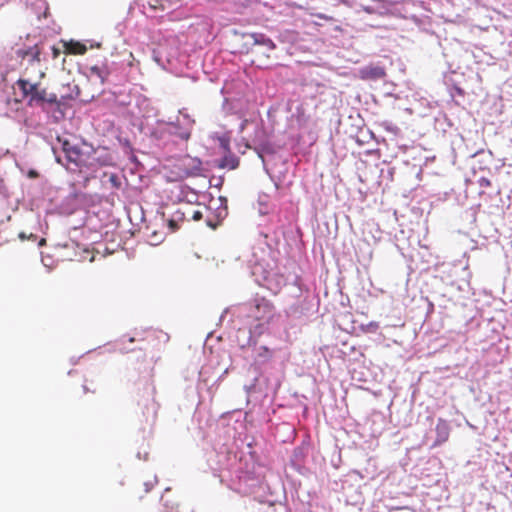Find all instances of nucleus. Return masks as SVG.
I'll return each instance as SVG.
<instances>
[{"label":"nucleus","mask_w":512,"mask_h":512,"mask_svg":"<svg viewBox=\"0 0 512 512\" xmlns=\"http://www.w3.org/2000/svg\"><path fill=\"white\" fill-rule=\"evenodd\" d=\"M370 325L373 326L374 328H378V324L377 323H371Z\"/></svg>","instance_id":"obj_24"},{"label":"nucleus","mask_w":512,"mask_h":512,"mask_svg":"<svg viewBox=\"0 0 512 512\" xmlns=\"http://www.w3.org/2000/svg\"><path fill=\"white\" fill-rule=\"evenodd\" d=\"M138 414L141 421L154 423L159 410V404L155 400V388L147 386L142 393H138L137 399Z\"/></svg>","instance_id":"obj_2"},{"label":"nucleus","mask_w":512,"mask_h":512,"mask_svg":"<svg viewBox=\"0 0 512 512\" xmlns=\"http://www.w3.org/2000/svg\"><path fill=\"white\" fill-rule=\"evenodd\" d=\"M239 166V158L231 153V151L227 152L225 156L220 160L218 167L222 169H236Z\"/></svg>","instance_id":"obj_11"},{"label":"nucleus","mask_w":512,"mask_h":512,"mask_svg":"<svg viewBox=\"0 0 512 512\" xmlns=\"http://www.w3.org/2000/svg\"><path fill=\"white\" fill-rule=\"evenodd\" d=\"M19 237H20L22 240H24V239L26 238V235H25L24 233H20V234H19Z\"/></svg>","instance_id":"obj_22"},{"label":"nucleus","mask_w":512,"mask_h":512,"mask_svg":"<svg viewBox=\"0 0 512 512\" xmlns=\"http://www.w3.org/2000/svg\"><path fill=\"white\" fill-rule=\"evenodd\" d=\"M248 316L258 323V326L269 324L275 316V306L265 297H255L249 304Z\"/></svg>","instance_id":"obj_3"},{"label":"nucleus","mask_w":512,"mask_h":512,"mask_svg":"<svg viewBox=\"0 0 512 512\" xmlns=\"http://www.w3.org/2000/svg\"><path fill=\"white\" fill-rule=\"evenodd\" d=\"M26 53H29L28 57L31 58L30 59L31 62H36V63H40L41 62V59H40L41 50L38 47V45H34V46L26 49Z\"/></svg>","instance_id":"obj_14"},{"label":"nucleus","mask_w":512,"mask_h":512,"mask_svg":"<svg viewBox=\"0 0 512 512\" xmlns=\"http://www.w3.org/2000/svg\"><path fill=\"white\" fill-rule=\"evenodd\" d=\"M89 73L92 77H96L97 79H99L101 84H104L107 81L111 73V70L107 62H103L101 64H95L90 66Z\"/></svg>","instance_id":"obj_8"},{"label":"nucleus","mask_w":512,"mask_h":512,"mask_svg":"<svg viewBox=\"0 0 512 512\" xmlns=\"http://www.w3.org/2000/svg\"><path fill=\"white\" fill-rule=\"evenodd\" d=\"M253 38L256 44L264 45L269 50L275 49L274 42L270 38L265 37L263 34H254Z\"/></svg>","instance_id":"obj_13"},{"label":"nucleus","mask_w":512,"mask_h":512,"mask_svg":"<svg viewBox=\"0 0 512 512\" xmlns=\"http://www.w3.org/2000/svg\"><path fill=\"white\" fill-rule=\"evenodd\" d=\"M386 77L385 68L378 65H369L359 70V78L362 80H379Z\"/></svg>","instance_id":"obj_7"},{"label":"nucleus","mask_w":512,"mask_h":512,"mask_svg":"<svg viewBox=\"0 0 512 512\" xmlns=\"http://www.w3.org/2000/svg\"><path fill=\"white\" fill-rule=\"evenodd\" d=\"M176 214L179 215V219H185L187 217V219H192L194 221H199L203 218V214L200 210H193V209H188L187 211H180V210H177L176 211Z\"/></svg>","instance_id":"obj_12"},{"label":"nucleus","mask_w":512,"mask_h":512,"mask_svg":"<svg viewBox=\"0 0 512 512\" xmlns=\"http://www.w3.org/2000/svg\"><path fill=\"white\" fill-rule=\"evenodd\" d=\"M109 180H110V182L112 183V185H113L114 187L118 188V187L120 186V182H119V179H118L117 175L112 174V175L110 176V179H109Z\"/></svg>","instance_id":"obj_18"},{"label":"nucleus","mask_w":512,"mask_h":512,"mask_svg":"<svg viewBox=\"0 0 512 512\" xmlns=\"http://www.w3.org/2000/svg\"><path fill=\"white\" fill-rule=\"evenodd\" d=\"M194 120L189 115L184 114L182 118H177L176 122H170L166 126V131L181 140L188 141L191 137Z\"/></svg>","instance_id":"obj_6"},{"label":"nucleus","mask_w":512,"mask_h":512,"mask_svg":"<svg viewBox=\"0 0 512 512\" xmlns=\"http://www.w3.org/2000/svg\"><path fill=\"white\" fill-rule=\"evenodd\" d=\"M62 149L68 162L73 163L80 169V171H82V169L94 170L96 168V158L94 152L85 153L81 151V149L77 146L71 145L67 140L63 141Z\"/></svg>","instance_id":"obj_5"},{"label":"nucleus","mask_w":512,"mask_h":512,"mask_svg":"<svg viewBox=\"0 0 512 512\" xmlns=\"http://www.w3.org/2000/svg\"><path fill=\"white\" fill-rule=\"evenodd\" d=\"M83 389H84V392L87 393L90 391V389L86 386V385H83ZM95 389L91 390L92 393H95Z\"/></svg>","instance_id":"obj_21"},{"label":"nucleus","mask_w":512,"mask_h":512,"mask_svg":"<svg viewBox=\"0 0 512 512\" xmlns=\"http://www.w3.org/2000/svg\"><path fill=\"white\" fill-rule=\"evenodd\" d=\"M202 161L197 157L185 155L173 164L172 174L175 180L202 175Z\"/></svg>","instance_id":"obj_4"},{"label":"nucleus","mask_w":512,"mask_h":512,"mask_svg":"<svg viewBox=\"0 0 512 512\" xmlns=\"http://www.w3.org/2000/svg\"><path fill=\"white\" fill-rule=\"evenodd\" d=\"M450 427L446 420L439 419L436 425V439L433 446H439L449 439Z\"/></svg>","instance_id":"obj_9"},{"label":"nucleus","mask_w":512,"mask_h":512,"mask_svg":"<svg viewBox=\"0 0 512 512\" xmlns=\"http://www.w3.org/2000/svg\"><path fill=\"white\" fill-rule=\"evenodd\" d=\"M8 0H0V6H3Z\"/></svg>","instance_id":"obj_23"},{"label":"nucleus","mask_w":512,"mask_h":512,"mask_svg":"<svg viewBox=\"0 0 512 512\" xmlns=\"http://www.w3.org/2000/svg\"><path fill=\"white\" fill-rule=\"evenodd\" d=\"M219 141H220V146L223 148V150L225 152H229L230 151L229 139L225 138V137H222V138L219 139Z\"/></svg>","instance_id":"obj_17"},{"label":"nucleus","mask_w":512,"mask_h":512,"mask_svg":"<svg viewBox=\"0 0 512 512\" xmlns=\"http://www.w3.org/2000/svg\"><path fill=\"white\" fill-rule=\"evenodd\" d=\"M175 216L176 218H172L170 220H168V227L170 229L171 232H175L179 229V225H178V220H180L178 217L179 215H177L175 213Z\"/></svg>","instance_id":"obj_15"},{"label":"nucleus","mask_w":512,"mask_h":512,"mask_svg":"<svg viewBox=\"0 0 512 512\" xmlns=\"http://www.w3.org/2000/svg\"><path fill=\"white\" fill-rule=\"evenodd\" d=\"M16 85L22 93L23 99H27V104L30 107L56 106L60 108L66 103L68 97H58L55 93H48L45 88H42L39 82L32 83L28 79L19 78Z\"/></svg>","instance_id":"obj_1"},{"label":"nucleus","mask_w":512,"mask_h":512,"mask_svg":"<svg viewBox=\"0 0 512 512\" xmlns=\"http://www.w3.org/2000/svg\"><path fill=\"white\" fill-rule=\"evenodd\" d=\"M45 76V73L44 72H41L40 73V77L43 78Z\"/></svg>","instance_id":"obj_25"},{"label":"nucleus","mask_w":512,"mask_h":512,"mask_svg":"<svg viewBox=\"0 0 512 512\" xmlns=\"http://www.w3.org/2000/svg\"><path fill=\"white\" fill-rule=\"evenodd\" d=\"M478 185L481 188H490L492 186V183H491L490 179H488L486 177H481L478 179Z\"/></svg>","instance_id":"obj_16"},{"label":"nucleus","mask_w":512,"mask_h":512,"mask_svg":"<svg viewBox=\"0 0 512 512\" xmlns=\"http://www.w3.org/2000/svg\"><path fill=\"white\" fill-rule=\"evenodd\" d=\"M51 50L53 59H57L62 52L61 49L56 46H53Z\"/></svg>","instance_id":"obj_19"},{"label":"nucleus","mask_w":512,"mask_h":512,"mask_svg":"<svg viewBox=\"0 0 512 512\" xmlns=\"http://www.w3.org/2000/svg\"><path fill=\"white\" fill-rule=\"evenodd\" d=\"M28 54H29V53H26V50H23V49H19V50L17 51V56H18V57H20V58H22V59H24V58L28 57Z\"/></svg>","instance_id":"obj_20"},{"label":"nucleus","mask_w":512,"mask_h":512,"mask_svg":"<svg viewBox=\"0 0 512 512\" xmlns=\"http://www.w3.org/2000/svg\"><path fill=\"white\" fill-rule=\"evenodd\" d=\"M64 53L72 55H83L87 51L86 45L79 41L70 40L63 43Z\"/></svg>","instance_id":"obj_10"},{"label":"nucleus","mask_w":512,"mask_h":512,"mask_svg":"<svg viewBox=\"0 0 512 512\" xmlns=\"http://www.w3.org/2000/svg\"><path fill=\"white\" fill-rule=\"evenodd\" d=\"M34 175H36V173H35V172H33V171H31V172H30V176H34Z\"/></svg>","instance_id":"obj_26"}]
</instances>
